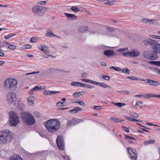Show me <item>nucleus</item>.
<instances>
[{
    "label": "nucleus",
    "mask_w": 160,
    "mask_h": 160,
    "mask_svg": "<svg viewBox=\"0 0 160 160\" xmlns=\"http://www.w3.org/2000/svg\"><path fill=\"white\" fill-rule=\"evenodd\" d=\"M13 132L9 130L0 132V144H6L11 142L13 138Z\"/></svg>",
    "instance_id": "nucleus-1"
},
{
    "label": "nucleus",
    "mask_w": 160,
    "mask_h": 160,
    "mask_svg": "<svg viewBox=\"0 0 160 160\" xmlns=\"http://www.w3.org/2000/svg\"><path fill=\"white\" fill-rule=\"evenodd\" d=\"M21 117L24 123L28 125H33L35 122V120L33 116L27 112H21Z\"/></svg>",
    "instance_id": "nucleus-2"
},
{
    "label": "nucleus",
    "mask_w": 160,
    "mask_h": 160,
    "mask_svg": "<svg viewBox=\"0 0 160 160\" xmlns=\"http://www.w3.org/2000/svg\"><path fill=\"white\" fill-rule=\"evenodd\" d=\"M4 84L5 88H8L12 90H15L17 88L18 82L15 79H8L4 81Z\"/></svg>",
    "instance_id": "nucleus-3"
},
{
    "label": "nucleus",
    "mask_w": 160,
    "mask_h": 160,
    "mask_svg": "<svg viewBox=\"0 0 160 160\" xmlns=\"http://www.w3.org/2000/svg\"><path fill=\"white\" fill-rule=\"evenodd\" d=\"M9 124L11 126H16L20 122L19 117L13 112H9Z\"/></svg>",
    "instance_id": "nucleus-4"
},
{
    "label": "nucleus",
    "mask_w": 160,
    "mask_h": 160,
    "mask_svg": "<svg viewBox=\"0 0 160 160\" xmlns=\"http://www.w3.org/2000/svg\"><path fill=\"white\" fill-rule=\"evenodd\" d=\"M47 10V8L45 7L38 5L34 6L32 9V11L34 14L39 16H42Z\"/></svg>",
    "instance_id": "nucleus-5"
},
{
    "label": "nucleus",
    "mask_w": 160,
    "mask_h": 160,
    "mask_svg": "<svg viewBox=\"0 0 160 160\" xmlns=\"http://www.w3.org/2000/svg\"><path fill=\"white\" fill-rule=\"evenodd\" d=\"M143 55L145 58L149 60H155L158 58V55L152 50L145 51L143 53Z\"/></svg>",
    "instance_id": "nucleus-6"
},
{
    "label": "nucleus",
    "mask_w": 160,
    "mask_h": 160,
    "mask_svg": "<svg viewBox=\"0 0 160 160\" xmlns=\"http://www.w3.org/2000/svg\"><path fill=\"white\" fill-rule=\"evenodd\" d=\"M132 80H139L140 81H146V83H149L151 86H157L160 85V83L156 81L150 79H144L141 78H138L135 77H131V79Z\"/></svg>",
    "instance_id": "nucleus-7"
},
{
    "label": "nucleus",
    "mask_w": 160,
    "mask_h": 160,
    "mask_svg": "<svg viewBox=\"0 0 160 160\" xmlns=\"http://www.w3.org/2000/svg\"><path fill=\"white\" fill-rule=\"evenodd\" d=\"M8 104L10 105L15 102L17 100V95L14 92L8 93L6 96Z\"/></svg>",
    "instance_id": "nucleus-8"
},
{
    "label": "nucleus",
    "mask_w": 160,
    "mask_h": 160,
    "mask_svg": "<svg viewBox=\"0 0 160 160\" xmlns=\"http://www.w3.org/2000/svg\"><path fill=\"white\" fill-rule=\"evenodd\" d=\"M43 123L46 129L49 132L51 133L53 132V130L52 129L53 127V119H49L44 122Z\"/></svg>",
    "instance_id": "nucleus-9"
},
{
    "label": "nucleus",
    "mask_w": 160,
    "mask_h": 160,
    "mask_svg": "<svg viewBox=\"0 0 160 160\" xmlns=\"http://www.w3.org/2000/svg\"><path fill=\"white\" fill-rule=\"evenodd\" d=\"M127 150L129 155L130 158L131 159L136 160L137 154L136 150L134 148L130 147H128L127 148Z\"/></svg>",
    "instance_id": "nucleus-10"
},
{
    "label": "nucleus",
    "mask_w": 160,
    "mask_h": 160,
    "mask_svg": "<svg viewBox=\"0 0 160 160\" xmlns=\"http://www.w3.org/2000/svg\"><path fill=\"white\" fill-rule=\"evenodd\" d=\"M56 143L58 149L61 150L64 149V143L62 136H58L56 139Z\"/></svg>",
    "instance_id": "nucleus-11"
},
{
    "label": "nucleus",
    "mask_w": 160,
    "mask_h": 160,
    "mask_svg": "<svg viewBox=\"0 0 160 160\" xmlns=\"http://www.w3.org/2000/svg\"><path fill=\"white\" fill-rule=\"evenodd\" d=\"M157 42L156 40L151 38L146 39L143 41V43L144 45L147 46L150 45L152 48L153 47Z\"/></svg>",
    "instance_id": "nucleus-12"
},
{
    "label": "nucleus",
    "mask_w": 160,
    "mask_h": 160,
    "mask_svg": "<svg viewBox=\"0 0 160 160\" xmlns=\"http://www.w3.org/2000/svg\"><path fill=\"white\" fill-rule=\"evenodd\" d=\"M82 121L80 119H76L75 118L72 119L71 120H68L67 125L69 127L72 126L76 125Z\"/></svg>",
    "instance_id": "nucleus-13"
},
{
    "label": "nucleus",
    "mask_w": 160,
    "mask_h": 160,
    "mask_svg": "<svg viewBox=\"0 0 160 160\" xmlns=\"http://www.w3.org/2000/svg\"><path fill=\"white\" fill-rule=\"evenodd\" d=\"M60 122L59 121L56 119H53V127L52 128L53 130V132L58 130L60 127Z\"/></svg>",
    "instance_id": "nucleus-14"
},
{
    "label": "nucleus",
    "mask_w": 160,
    "mask_h": 160,
    "mask_svg": "<svg viewBox=\"0 0 160 160\" xmlns=\"http://www.w3.org/2000/svg\"><path fill=\"white\" fill-rule=\"evenodd\" d=\"M45 87L44 86H42V88L41 87H39L37 86H36L34 88H32L28 92L29 93L30 95H32L33 94L34 92L37 90H40L42 89H44L45 88Z\"/></svg>",
    "instance_id": "nucleus-15"
},
{
    "label": "nucleus",
    "mask_w": 160,
    "mask_h": 160,
    "mask_svg": "<svg viewBox=\"0 0 160 160\" xmlns=\"http://www.w3.org/2000/svg\"><path fill=\"white\" fill-rule=\"evenodd\" d=\"M153 97L160 98V95L152 93H147L144 94V97L145 98H149Z\"/></svg>",
    "instance_id": "nucleus-16"
},
{
    "label": "nucleus",
    "mask_w": 160,
    "mask_h": 160,
    "mask_svg": "<svg viewBox=\"0 0 160 160\" xmlns=\"http://www.w3.org/2000/svg\"><path fill=\"white\" fill-rule=\"evenodd\" d=\"M103 53L105 55L108 57L113 56L115 54V53L112 50H106L103 52Z\"/></svg>",
    "instance_id": "nucleus-17"
},
{
    "label": "nucleus",
    "mask_w": 160,
    "mask_h": 160,
    "mask_svg": "<svg viewBox=\"0 0 160 160\" xmlns=\"http://www.w3.org/2000/svg\"><path fill=\"white\" fill-rule=\"evenodd\" d=\"M153 48V51L157 55V54L160 53V44L157 42L155 45L154 46Z\"/></svg>",
    "instance_id": "nucleus-18"
},
{
    "label": "nucleus",
    "mask_w": 160,
    "mask_h": 160,
    "mask_svg": "<svg viewBox=\"0 0 160 160\" xmlns=\"http://www.w3.org/2000/svg\"><path fill=\"white\" fill-rule=\"evenodd\" d=\"M38 48L39 50L46 54L49 52V48L47 46H42L41 47H38Z\"/></svg>",
    "instance_id": "nucleus-19"
},
{
    "label": "nucleus",
    "mask_w": 160,
    "mask_h": 160,
    "mask_svg": "<svg viewBox=\"0 0 160 160\" xmlns=\"http://www.w3.org/2000/svg\"><path fill=\"white\" fill-rule=\"evenodd\" d=\"M35 100V98L33 96L29 97L27 100L28 103V105L31 106L34 105V101Z\"/></svg>",
    "instance_id": "nucleus-20"
},
{
    "label": "nucleus",
    "mask_w": 160,
    "mask_h": 160,
    "mask_svg": "<svg viewBox=\"0 0 160 160\" xmlns=\"http://www.w3.org/2000/svg\"><path fill=\"white\" fill-rule=\"evenodd\" d=\"M130 56L132 57H136L139 54V52L137 49H133L132 51L130 52Z\"/></svg>",
    "instance_id": "nucleus-21"
},
{
    "label": "nucleus",
    "mask_w": 160,
    "mask_h": 160,
    "mask_svg": "<svg viewBox=\"0 0 160 160\" xmlns=\"http://www.w3.org/2000/svg\"><path fill=\"white\" fill-rule=\"evenodd\" d=\"M125 139H128V142L130 144H132L134 143L133 140L136 141V139L133 137L127 135H125Z\"/></svg>",
    "instance_id": "nucleus-22"
},
{
    "label": "nucleus",
    "mask_w": 160,
    "mask_h": 160,
    "mask_svg": "<svg viewBox=\"0 0 160 160\" xmlns=\"http://www.w3.org/2000/svg\"><path fill=\"white\" fill-rule=\"evenodd\" d=\"M89 28L86 26H82L78 28V31L81 32H84L86 31H88Z\"/></svg>",
    "instance_id": "nucleus-23"
},
{
    "label": "nucleus",
    "mask_w": 160,
    "mask_h": 160,
    "mask_svg": "<svg viewBox=\"0 0 160 160\" xmlns=\"http://www.w3.org/2000/svg\"><path fill=\"white\" fill-rule=\"evenodd\" d=\"M24 103L21 100H19L18 102V107L20 110H23L25 108Z\"/></svg>",
    "instance_id": "nucleus-24"
},
{
    "label": "nucleus",
    "mask_w": 160,
    "mask_h": 160,
    "mask_svg": "<svg viewBox=\"0 0 160 160\" xmlns=\"http://www.w3.org/2000/svg\"><path fill=\"white\" fill-rule=\"evenodd\" d=\"M64 14L68 18H71L72 19H75L77 18V17L74 14L65 13Z\"/></svg>",
    "instance_id": "nucleus-25"
},
{
    "label": "nucleus",
    "mask_w": 160,
    "mask_h": 160,
    "mask_svg": "<svg viewBox=\"0 0 160 160\" xmlns=\"http://www.w3.org/2000/svg\"><path fill=\"white\" fill-rule=\"evenodd\" d=\"M85 92V91H81L80 92H76L73 94V96L75 98H77L82 95Z\"/></svg>",
    "instance_id": "nucleus-26"
},
{
    "label": "nucleus",
    "mask_w": 160,
    "mask_h": 160,
    "mask_svg": "<svg viewBox=\"0 0 160 160\" xmlns=\"http://www.w3.org/2000/svg\"><path fill=\"white\" fill-rule=\"evenodd\" d=\"M45 36L47 37H54L55 36L58 37L57 35L52 32L49 29L47 30V33L45 34Z\"/></svg>",
    "instance_id": "nucleus-27"
},
{
    "label": "nucleus",
    "mask_w": 160,
    "mask_h": 160,
    "mask_svg": "<svg viewBox=\"0 0 160 160\" xmlns=\"http://www.w3.org/2000/svg\"><path fill=\"white\" fill-rule=\"evenodd\" d=\"M97 85H99L101 87L104 88H111V87L110 86H108L106 83L103 82H97Z\"/></svg>",
    "instance_id": "nucleus-28"
},
{
    "label": "nucleus",
    "mask_w": 160,
    "mask_h": 160,
    "mask_svg": "<svg viewBox=\"0 0 160 160\" xmlns=\"http://www.w3.org/2000/svg\"><path fill=\"white\" fill-rule=\"evenodd\" d=\"M10 160H23L21 157L17 155H14L11 158Z\"/></svg>",
    "instance_id": "nucleus-29"
},
{
    "label": "nucleus",
    "mask_w": 160,
    "mask_h": 160,
    "mask_svg": "<svg viewBox=\"0 0 160 160\" xmlns=\"http://www.w3.org/2000/svg\"><path fill=\"white\" fill-rule=\"evenodd\" d=\"M82 83L78 82H71V85L72 86L80 87L81 86Z\"/></svg>",
    "instance_id": "nucleus-30"
},
{
    "label": "nucleus",
    "mask_w": 160,
    "mask_h": 160,
    "mask_svg": "<svg viewBox=\"0 0 160 160\" xmlns=\"http://www.w3.org/2000/svg\"><path fill=\"white\" fill-rule=\"evenodd\" d=\"M155 141L153 139L149 140V141H144V144L145 145H147L149 144H153L155 142Z\"/></svg>",
    "instance_id": "nucleus-31"
},
{
    "label": "nucleus",
    "mask_w": 160,
    "mask_h": 160,
    "mask_svg": "<svg viewBox=\"0 0 160 160\" xmlns=\"http://www.w3.org/2000/svg\"><path fill=\"white\" fill-rule=\"evenodd\" d=\"M100 78L102 79V78L103 79L107 80L109 81L110 79V77L104 75V74H102L100 76Z\"/></svg>",
    "instance_id": "nucleus-32"
},
{
    "label": "nucleus",
    "mask_w": 160,
    "mask_h": 160,
    "mask_svg": "<svg viewBox=\"0 0 160 160\" xmlns=\"http://www.w3.org/2000/svg\"><path fill=\"white\" fill-rule=\"evenodd\" d=\"M81 87H86L88 88H94V87L91 85H90L87 84H84L82 83L81 84Z\"/></svg>",
    "instance_id": "nucleus-33"
},
{
    "label": "nucleus",
    "mask_w": 160,
    "mask_h": 160,
    "mask_svg": "<svg viewBox=\"0 0 160 160\" xmlns=\"http://www.w3.org/2000/svg\"><path fill=\"white\" fill-rule=\"evenodd\" d=\"M110 119L111 120L113 121L116 122H120L122 121L120 120L119 118H116L114 117H111L110 118Z\"/></svg>",
    "instance_id": "nucleus-34"
},
{
    "label": "nucleus",
    "mask_w": 160,
    "mask_h": 160,
    "mask_svg": "<svg viewBox=\"0 0 160 160\" xmlns=\"http://www.w3.org/2000/svg\"><path fill=\"white\" fill-rule=\"evenodd\" d=\"M71 9L75 12H77L80 11L78 8L75 6H72L71 8Z\"/></svg>",
    "instance_id": "nucleus-35"
},
{
    "label": "nucleus",
    "mask_w": 160,
    "mask_h": 160,
    "mask_svg": "<svg viewBox=\"0 0 160 160\" xmlns=\"http://www.w3.org/2000/svg\"><path fill=\"white\" fill-rule=\"evenodd\" d=\"M120 71L122 72L128 74H129L130 72L129 70L127 68H124L123 69L120 70Z\"/></svg>",
    "instance_id": "nucleus-36"
},
{
    "label": "nucleus",
    "mask_w": 160,
    "mask_h": 160,
    "mask_svg": "<svg viewBox=\"0 0 160 160\" xmlns=\"http://www.w3.org/2000/svg\"><path fill=\"white\" fill-rule=\"evenodd\" d=\"M17 48V47L14 45L11 44L9 43L8 47V48L10 49H12V50H14L15 49Z\"/></svg>",
    "instance_id": "nucleus-37"
},
{
    "label": "nucleus",
    "mask_w": 160,
    "mask_h": 160,
    "mask_svg": "<svg viewBox=\"0 0 160 160\" xmlns=\"http://www.w3.org/2000/svg\"><path fill=\"white\" fill-rule=\"evenodd\" d=\"M129 115L131 116L134 118H138L139 116V115L138 114L134 112H130Z\"/></svg>",
    "instance_id": "nucleus-38"
},
{
    "label": "nucleus",
    "mask_w": 160,
    "mask_h": 160,
    "mask_svg": "<svg viewBox=\"0 0 160 160\" xmlns=\"http://www.w3.org/2000/svg\"><path fill=\"white\" fill-rule=\"evenodd\" d=\"M72 102L79 103L80 105H81L82 106H85V104L84 102H83L80 101L79 100H78V101L77 102L72 101Z\"/></svg>",
    "instance_id": "nucleus-39"
},
{
    "label": "nucleus",
    "mask_w": 160,
    "mask_h": 160,
    "mask_svg": "<svg viewBox=\"0 0 160 160\" xmlns=\"http://www.w3.org/2000/svg\"><path fill=\"white\" fill-rule=\"evenodd\" d=\"M106 29L108 31H109L110 32H113L114 31V28L112 27H107L106 28Z\"/></svg>",
    "instance_id": "nucleus-40"
},
{
    "label": "nucleus",
    "mask_w": 160,
    "mask_h": 160,
    "mask_svg": "<svg viewBox=\"0 0 160 160\" xmlns=\"http://www.w3.org/2000/svg\"><path fill=\"white\" fill-rule=\"evenodd\" d=\"M32 47L31 45L26 44L23 46V48L24 49H28Z\"/></svg>",
    "instance_id": "nucleus-41"
},
{
    "label": "nucleus",
    "mask_w": 160,
    "mask_h": 160,
    "mask_svg": "<svg viewBox=\"0 0 160 160\" xmlns=\"http://www.w3.org/2000/svg\"><path fill=\"white\" fill-rule=\"evenodd\" d=\"M77 107L74 108L73 109L69 111L70 112H72L73 113H75L78 112L77 110Z\"/></svg>",
    "instance_id": "nucleus-42"
},
{
    "label": "nucleus",
    "mask_w": 160,
    "mask_h": 160,
    "mask_svg": "<svg viewBox=\"0 0 160 160\" xmlns=\"http://www.w3.org/2000/svg\"><path fill=\"white\" fill-rule=\"evenodd\" d=\"M149 19L147 18H143L142 19V22L148 24V22Z\"/></svg>",
    "instance_id": "nucleus-43"
},
{
    "label": "nucleus",
    "mask_w": 160,
    "mask_h": 160,
    "mask_svg": "<svg viewBox=\"0 0 160 160\" xmlns=\"http://www.w3.org/2000/svg\"><path fill=\"white\" fill-rule=\"evenodd\" d=\"M122 55L125 57H130V52H124L122 53Z\"/></svg>",
    "instance_id": "nucleus-44"
},
{
    "label": "nucleus",
    "mask_w": 160,
    "mask_h": 160,
    "mask_svg": "<svg viewBox=\"0 0 160 160\" xmlns=\"http://www.w3.org/2000/svg\"><path fill=\"white\" fill-rule=\"evenodd\" d=\"M138 103H139L140 104H143V102L142 101L138 102H136V103L135 106L133 105V106L132 108L135 109H137V107H136V106L137 105H138Z\"/></svg>",
    "instance_id": "nucleus-45"
},
{
    "label": "nucleus",
    "mask_w": 160,
    "mask_h": 160,
    "mask_svg": "<svg viewBox=\"0 0 160 160\" xmlns=\"http://www.w3.org/2000/svg\"><path fill=\"white\" fill-rule=\"evenodd\" d=\"M149 36L151 38H153L160 39V36L155 35H150Z\"/></svg>",
    "instance_id": "nucleus-46"
},
{
    "label": "nucleus",
    "mask_w": 160,
    "mask_h": 160,
    "mask_svg": "<svg viewBox=\"0 0 160 160\" xmlns=\"http://www.w3.org/2000/svg\"><path fill=\"white\" fill-rule=\"evenodd\" d=\"M97 82L93 81L92 80H90V79H88V83H91V84H95V85H97Z\"/></svg>",
    "instance_id": "nucleus-47"
},
{
    "label": "nucleus",
    "mask_w": 160,
    "mask_h": 160,
    "mask_svg": "<svg viewBox=\"0 0 160 160\" xmlns=\"http://www.w3.org/2000/svg\"><path fill=\"white\" fill-rule=\"evenodd\" d=\"M157 21V20H153L151 19H149L148 22L149 24H153L154 22H155V21Z\"/></svg>",
    "instance_id": "nucleus-48"
},
{
    "label": "nucleus",
    "mask_w": 160,
    "mask_h": 160,
    "mask_svg": "<svg viewBox=\"0 0 160 160\" xmlns=\"http://www.w3.org/2000/svg\"><path fill=\"white\" fill-rule=\"evenodd\" d=\"M63 102L59 101L57 102L56 105L58 107L60 106H63Z\"/></svg>",
    "instance_id": "nucleus-49"
},
{
    "label": "nucleus",
    "mask_w": 160,
    "mask_h": 160,
    "mask_svg": "<svg viewBox=\"0 0 160 160\" xmlns=\"http://www.w3.org/2000/svg\"><path fill=\"white\" fill-rule=\"evenodd\" d=\"M93 108L94 110H99L101 109V106H94Z\"/></svg>",
    "instance_id": "nucleus-50"
},
{
    "label": "nucleus",
    "mask_w": 160,
    "mask_h": 160,
    "mask_svg": "<svg viewBox=\"0 0 160 160\" xmlns=\"http://www.w3.org/2000/svg\"><path fill=\"white\" fill-rule=\"evenodd\" d=\"M124 117L129 121L133 122V120H132L133 119V118H132L130 117L127 116H125Z\"/></svg>",
    "instance_id": "nucleus-51"
},
{
    "label": "nucleus",
    "mask_w": 160,
    "mask_h": 160,
    "mask_svg": "<svg viewBox=\"0 0 160 160\" xmlns=\"http://www.w3.org/2000/svg\"><path fill=\"white\" fill-rule=\"evenodd\" d=\"M122 128L124 131L126 132H129V130L127 127H126L125 126H123L122 127Z\"/></svg>",
    "instance_id": "nucleus-52"
},
{
    "label": "nucleus",
    "mask_w": 160,
    "mask_h": 160,
    "mask_svg": "<svg viewBox=\"0 0 160 160\" xmlns=\"http://www.w3.org/2000/svg\"><path fill=\"white\" fill-rule=\"evenodd\" d=\"M62 157L64 159H67V160H70V158L68 156H64V155H62Z\"/></svg>",
    "instance_id": "nucleus-53"
},
{
    "label": "nucleus",
    "mask_w": 160,
    "mask_h": 160,
    "mask_svg": "<svg viewBox=\"0 0 160 160\" xmlns=\"http://www.w3.org/2000/svg\"><path fill=\"white\" fill-rule=\"evenodd\" d=\"M100 64L103 66H107L106 63L104 61H102L100 62Z\"/></svg>",
    "instance_id": "nucleus-54"
},
{
    "label": "nucleus",
    "mask_w": 160,
    "mask_h": 160,
    "mask_svg": "<svg viewBox=\"0 0 160 160\" xmlns=\"http://www.w3.org/2000/svg\"><path fill=\"white\" fill-rule=\"evenodd\" d=\"M55 70H57V71H60V72H66V73H69L70 72H69V71H64V70L62 69H55Z\"/></svg>",
    "instance_id": "nucleus-55"
},
{
    "label": "nucleus",
    "mask_w": 160,
    "mask_h": 160,
    "mask_svg": "<svg viewBox=\"0 0 160 160\" xmlns=\"http://www.w3.org/2000/svg\"><path fill=\"white\" fill-rule=\"evenodd\" d=\"M42 56L43 57H44V58H48L49 57H52V58H53L54 57H55L54 56H53L52 55H43Z\"/></svg>",
    "instance_id": "nucleus-56"
},
{
    "label": "nucleus",
    "mask_w": 160,
    "mask_h": 160,
    "mask_svg": "<svg viewBox=\"0 0 160 160\" xmlns=\"http://www.w3.org/2000/svg\"><path fill=\"white\" fill-rule=\"evenodd\" d=\"M148 63L149 64H152V65H156V61H148Z\"/></svg>",
    "instance_id": "nucleus-57"
},
{
    "label": "nucleus",
    "mask_w": 160,
    "mask_h": 160,
    "mask_svg": "<svg viewBox=\"0 0 160 160\" xmlns=\"http://www.w3.org/2000/svg\"><path fill=\"white\" fill-rule=\"evenodd\" d=\"M88 76L87 74L86 73H82L81 76V77L82 78H85Z\"/></svg>",
    "instance_id": "nucleus-58"
},
{
    "label": "nucleus",
    "mask_w": 160,
    "mask_h": 160,
    "mask_svg": "<svg viewBox=\"0 0 160 160\" xmlns=\"http://www.w3.org/2000/svg\"><path fill=\"white\" fill-rule=\"evenodd\" d=\"M122 92H123L124 94H125L126 95H128L130 93V92L128 90L123 91Z\"/></svg>",
    "instance_id": "nucleus-59"
},
{
    "label": "nucleus",
    "mask_w": 160,
    "mask_h": 160,
    "mask_svg": "<svg viewBox=\"0 0 160 160\" xmlns=\"http://www.w3.org/2000/svg\"><path fill=\"white\" fill-rule=\"evenodd\" d=\"M38 3L40 5H45L46 3V2L45 1H41L38 2Z\"/></svg>",
    "instance_id": "nucleus-60"
},
{
    "label": "nucleus",
    "mask_w": 160,
    "mask_h": 160,
    "mask_svg": "<svg viewBox=\"0 0 160 160\" xmlns=\"http://www.w3.org/2000/svg\"><path fill=\"white\" fill-rule=\"evenodd\" d=\"M34 115L35 117H38L39 116V113L37 112L34 113Z\"/></svg>",
    "instance_id": "nucleus-61"
},
{
    "label": "nucleus",
    "mask_w": 160,
    "mask_h": 160,
    "mask_svg": "<svg viewBox=\"0 0 160 160\" xmlns=\"http://www.w3.org/2000/svg\"><path fill=\"white\" fill-rule=\"evenodd\" d=\"M126 49V48L120 49H118V51L120 52H122L124 51V49Z\"/></svg>",
    "instance_id": "nucleus-62"
},
{
    "label": "nucleus",
    "mask_w": 160,
    "mask_h": 160,
    "mask_svg": "<svg viewBox=\"0 0 160 160\" xmlns=\"http://www.w3.org/2000/svg\"><path fill=\"white\" fill-rule=\"evenodd\" d=\"M30 42H36V40L34 38H32L30 39Z\"/></svg>",
    "instance_id": "nucleus-63"
},
{
    "label": "nucleus",
    "mask_w": 160,
    "mask_h": 160,
    "mask_svg": "<svg viewBox=\"0 0 160 160\" xmlns=\"http://www.w3.org/2000/svg\"><path fill=\"white\" fill-rule=\"evenodd\" d=\"M156 66H160V61H156Z\"/></svg>",
    "instance_id": "nucleus-64"
}]
</instances>
